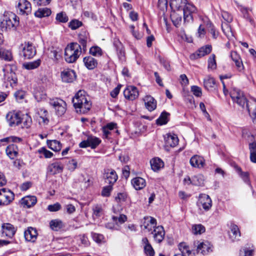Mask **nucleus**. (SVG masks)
Listing matches in <instances>:
<instances>
[{"instance_id": "f257e3e1", "label": "nucleus", "mask_w": 256, "mask_h": 256, "mask_svg": "<svg viewBox=\"0 0 256 256\" xmlns=\"http://www.w3.org/2000/svg\"><path fill=\"white\" fill-rule=\"evenodd\" d=\"M230 97L234 103L242 108H244L249 112L254 121L256 120V100L251 98L247 99L244 93L240 90L234 88L230 92Z\"/></svg>"}, {"instance_id": "f03ea898", "label": "nucleus", "mask_w": 256, "mask_h": 256, "mask_svg": "<svg viewBox=\"0 0 256 256\" xmlns=\"http://www.w3.org/2000/svg\"><path fill=\"white\" fill-rule=\"evenodd\" d=\"M72 103L76 112L82 114L89 111L92 106V103L84 90H79L76 94L72 99Z\"/></svg>"}, {"instance_id": "7ed1b4c3", "label": "nucleus", "mask_w": 256, "mask_h": 256, "mask_svg": "<svg viewBox=\"0 0 256 256\" xmlns=\"http://www.w3.org/2000/svg\"><path fill=\"white\" fill-rule=\"evenodd\" d=\"M81 46L76 42L71 43L65 48V60L68 63L74 62L81 54Z\"/></svg>"}, {"instance_id": "20e7f679", "label": "nucleus", "mask_w": 256, "mask_h": 256, "mask_svg": "<svg viewBox=\"0 0 256 256\" xmlns=\"http://www.w3.org/2000/svg\"><path fill=\"white\" fill-rule=\"evenodd\" d=\"M196 204L200 210L202 209L206 212L211 208L212 200L208 195L205 194H201L199 195Z\"/></svg>"}, {"instance_id": "39448f33", "label": "nucleus", "mask_w": 256, "mask_h": 256, "mask_svg": "<svg viewBox=\"0 0 256 256\" xmlns=\"http://www.w3.org/2000/svg\"><path fill=\"white\" fill-rule=\"evenodd\" d=\"M196 12V8L192 4L188 2L182 10L184 22H192L194 20L193 14Z\"/></svg>"}, {"instance_id": "423d86ee", "label": "nucleus", "mask_w": 256, "mask_h": 256, "mask_svg": "<svg viewBox=\"0 0 256 256\" xmlns=\"http://www.w3.org/2000/svg\"><path fill=\"white\" fill-rule=\"evenodd\" d=\"M4 18L6 22L8 28H16L19 24L18 18L15 14L10 12H5L4 14Z\"/></svg>"}, {"instance_id": "0eeeda50", "label": "nucleus", "mask_w": 256, "mask_h": 256, "mask_svg": "<svg viewBox=\"0 0 256 256\" xmlns=\"http://www.w3.org/2000/svg\"><path fill=\"white\" fill-rule=\"evenodd\" d=\"M22 54L25 59H30L32 58L36 54V50L32 44L25 42L22 44Z\"/></svg>"}, {"instance_id": "6e6552de", "label": "nucleus", "mask_w": 256, "mask_h": 256, "mask_svg": "<svg viewBox=\"0 0 256 256\" xmlns=\"http://www.w3.org/2000/svg\"><path fill=\"white\" fill-rule=\"evenodd\" d=\"M49 103L54 108L58 115L62 116L65 112L66 104L62 99L58 98L52 99L50 100Z\"/></svg>"}, {"instance_id": "1a4fd4ad", "label": "nucleus", "mask_w": 256, "mask_h": 256, "mask_svg": "<svg viewBox=\"0 0 256 256\" xmlns=\"http://www.w3.org/2000/svg\"><path fill=\"white\" fill-rule=\"evenodd\" d=\"M49 103L54 108L58 115L62 116L65 112L66 104L62 99L58 98L52 99L50 100Z\"/></svg>"}, {"instance_id": "9d476101", "label": "nucleus", "mask_w": 256, "mask_h": 256, "mask_svg": "<svg viewBox=\"0 0 256 256\" xmlns=\"http://www.w3.org/2000/svg\"><path fill=\"white\" fill-rule=\"evenodd\" d=\"M14 198V193L6 188L0 190V206L8 204Z\"/></svg>"}, {"instance_id": "9b49d317", "label": "nucleus", "mask_w": 256, "mask_h": 256, "mask_svg": "<svg viewBox=\"0 0 256 256\" xmlns=\"http://www.w3.org/2000/svg\"><path fill=\"white\" fill-rule=\"evenodd\" d=\"M212 50V46L211 45H206L200 48L195 52L192 54L190 56V58L192 60L198 59L210 54Z\"/></svg>"}, {"instance_id": "f8f14e48", "label": "nucleus", "mask_w": 256, "mask_h": 256, "mask_svg": "<svg viewBox=\"0 0 256 256\" xmlns=\"http://www.w3.org/2000/svg\"><path fill=\"white\" fill-rule=\"evenodd\" d=\"M6 118L8 125L11 127L18 125L22 122V120L20 112L14 111L9 112L7 114Z\"/></svg>"}, {"instance_id": "ddd939ff", "label": "nucleus", "mask_w": 256, "mask_h": 256, "mask_svg": "<svg viewBox=\"0 0 256 256\" xmlns=\"http://www.w3.org/2000/svg\"><path fill=\"white\" fill-rule=\"evenodd\" d=\"M16 230V228L10 223H4L2 226V234L4 236L12 238Z\"/></svg>"}, {"instance_id": "4468645a", "label": "nucleus", "mask_w": 256, "mask_h": 256, "mask_svg": "<svg viewBox=\"0 0 256 256\" xmlns=\"http://www.w3.org/2000/svg\"><path fill=\"white\" fill-rule=\"evenodd\" d=\"M124 95L127 100H133L138 98L139 93L136 86H129L124 91Z\"/></svg>"}, {"instance_id": "2eb2a0df", "label": "nucleus", "mask_w": 256, "mask_h": 256, "mask_svg": "<svg viewBox=\"0 0 256 256\" xmlns=\"http://www.w3.org/2000/svg\"><path fill=\"white\" fill-rule=\"evenodd\" d=\"M156 220L151 216L144 217L142 221L141 228L144 230H147L151 231L152 228H156Z\"/></svg>"}, {"instance_id": "dca6fc26", "label": "nucleus", "mask_w": 256, "mask_h": 256, "mask_svg": "<svg viewBox=\"0 0 256 256\" xmlns=\"http://www.w3.org/2000/svg\"><path fill=\"white\" fill-rule=\"evenodd\" d=\"M64 166L62 163L56 161L50 164L47 168L48 172L50 174L54 175L62 172L63 171Z\"/></svg>"}, {"instance_id": "f3484780", "label": "nucleus", "mask_w": 256, "mask_h": 256, "mask_svg": "<svg viewBox=\"0 0 256 256\" xmlns=\"http://www.w3.org/2000/svg\"><path fill=\"white\" fill-rule=\"evenodd\" d=\"M18 8L21 14L28 15L32 11L31 4L26 0H19Z\"/></svg>"}, {"instance_id": "a211bd4d", "label": "nucleus", "mask_w": 256, "mask_h": 256, "mask_svg": "<svg viewBox=\"0 0 256 256\" xmlns=\"http://www.w3.org/2000/svg\"><path fill=\"white\" fill-rule=\"evenodd\" d=\"M60 75L62 81L67 83L72 82L76 78L75 72L70 69L64 70Z\"/></svg>"}, {"instance_id": "6ab92c4d", "label": "nucleus", "mask_w": 256, "mask_h": 256, "mask_svg": "<svg viewBox=\"0 0 256 256\" xmlns=\"http://www.w3.org/2000/svg\"><path fill=\"white\" fill-rule=\"evenodd\" d=\"M104 178L106 183L112 186L117 180L118 176L114 170L108 169L106 170Z\"/></svg>"}, {"instance_id": "aec40b11", "label": "nucleus", "mask_w": 256, "mask_h": 256, "mask_svg": "<svg viewBox=\"0 0 256 256\" xmlns=\"http://www.w3.org/2000/svg\"><path fill=\"white\" fill-rule=\"evenodd\" d=\"M190 163L192 167L200 168L205 166V160L202 156L196 154L190 158Z\"/></svg>"}, {"instance_id": "412c9836", "label": "nucleus", "mask_w": 256, "mask_h": 256, "mask_svg": "<svg viewBox=\"0 0 256 256\" xmlns=\"http://www.w3.org/2000/svg\"><path fill=\"white\" fill-rule=\"evenodd\" d=\"M145 106L150 112H152L156 108V101L151 96L147 95L144 98Z\"/></svg>"}, {"instance_id": "4be33fe9", "label": "nucleus", "mask_w": 256, "mask_h": 256, "mask_svg": "<svg viewBox=\"0 0 256 256\" xmlns=\"http://www.w3.org/2000/svg\"><path fill=\"white\" fill-rule=\"evenodd\" d=\"M212 251V245L208 242L205 241L200 242L197 247L198 253H200L203 255L208 254Z\"/></svg>"}, {"instance_id": "5701e85b", "label": "nucleus", "mask_w": 256, "mask_h": 256, "mask_svg": "<svg viewBox=\"0 0 256 256\" xmlns=\"http://www.w3.org/2000/svg\"><path fill=\"white\" fill-rule=\"evenodd\" d=\"M187 3L186 0H170V6L172 10L182 11Z\"/></svg>"}, {"instance_id": "b1692460", "label": "nucleus", "mask_w": 256, "mask_h": 256, "mask_svg": "<svg viewBox=\"0 0 256 256\" xmlns=\"http://www.w3.org/2000/svg\"><path fill=\"white\" fill-rule=\"evenodd\" d=\"M154 240L158 243H160L164 238L165 232L162 226H156L153 232Z\"/></svg>"}, {"instance_id": "393cba45", "label": "nucleus", "mask_w": 256, "mask_h": 256, "mask_svg": "<svg viewBox=\"0 0 256 256\" xmlns=\"http://www.w3.org/2000/svg\"><path fill=\"white\" fill-rule=\"evenodd\" d=\"M37 235L36 230L32 227L28 228L24 232V238L28 242H34L36 239Z\"/></svg>"}, {"instance_id": "a878e982", "label": "nucleus", "mask_w": 256, "mask_h": 256, "mask_svg": "<svg viewBox=\"0 0 256 256\" xmlns=\"http://www.w3.org/2000/svg\"><path fill=\"white\" fill-rule=\"evenodd\" d=\"M165 143L167 146H176L178 142V139L176 134H168L164 137Z\"/></svg>"}, {"instance_id": "bb28decb", "label": "nucleus", "mask_w": 256, "mask_h": 256, "mask_svg": "<svg viewBox=\"0 0 256 256\" xmlns=\"http://www.w3.org/2000/svg\"><path fill=\"white\" fill-rule=\"evenodd\" d=\"M83 62L86 68L90 70H94L98 66L97 60L91 56L84 57L83 59Z\"/></svg>"}, {"instance_id": "cd10ccee", "label": "nucleus", "mask_w": 256, "mask_h": 256, "mask_svg": "<svg viewBox=\"0 0 256 256\" xmlns=\"http://www.w3.org/2000/svg\"><path fill=\"white\" fill-rule=\"evenodd\" d=\"M37 118L40 124H47L49 122L48 112L44 109H40L38 112Z\"/></svg>"}, {"instance_id": "c85d7f7f", "label": "nucleus", "mask_w": 256, "mask_h": 256, "mask_svg": "<svg viewBox=\"0 0 256 256\" xmlns=\"http://www.w3.org/2000/svg\"><path fill=\"white\" fill-rule=\"evenodd\" d=\"M232 60L234 62L236 66L239 71L244 70V65L240 55L235 51L232 52L230 53Z\"/></svg>"}, {"instance_id": "c756f323", "label": "nucleus", "mask_w": 256, "mask_h": 256, "mask_svg": "<svg viewBox=\"0 0 256 256\" xmlns=\"http://www.w3.org/2000/svg\"><path fill=\"white\" fill-rule=\"evenodd\" d=\"M172 10L170 14V18L173 24L176 26L178 27L182 20V11Z\"/></svg>"}, {"instance_id": "7c9ffc66", "label": "nucleus", "mask_w": 256, "mask_h": 256, "mask_svg": "<svg viewBox=\"0 0 256 256\" xmlns=\"http://www.w3.org/2000/svg\"><path fill=\"white\" fill-rule=\"evenodd\" d=\"M36 202V198L33 196H28L22 199V204L28 208L34 206Z\"/></svg>"}, {"instance_id": "2f4dec72", "label": "nucleus", "mask_w": 256, "mask_h": 256, "mask_svg": "<svg viewBox=\"0 0 256 256\" xmlns=\"http://www.w3.org/2000/svg\"><path fill=\"white\" fill-rule=\"evenodd\" d=\"M6 151L10 159H14L18 154V148L15 144H10L7 146Z\"/></svg>"}, {"instance_id": "473e14b6", "label": "nucleus", "mask_w": 256, "mask_h": 256, "mask_svg": "<svg viewBox=\"0 0 256 256\" xmlns=\"http://www.w3.org/2000/svg\"><path fill=\"white\" fill-rule=\"evenodd\" d=\"M132 184L136 190H140L146 186V180L140 177H136L132 180Z\"/></svg>"}, {"instance_id": "72a5a7b5", "label": "nucleus", "mask_w": 256, "mask_h": 256, "mask_svg": "<svg viewBox=\"0 0 256 256\" xmlns=\"http://www.w3.org/2000/svg\"><path fill=\"white\" fill-rule=\"evenodd\" d=\"M230 231L232 234H230V236L232 240H238L240 236V232L238 226L234 224H231Z\"/></svg>"}, {"instance_id": "f704fd0d", "label": "nucleus", "mask_w": 256, "mask_h": 256, "mask_svg": "<svg viewBox=\"0 0 256 256\" xmlns=\"http://www.w3.org/2000/svg\"><path fill=\"white\" fill-rule=\"evenodd\" d=\"M150 162L152 169L154 172L160 170L164 166V162L159 158H154Z\"/></svg>"}, {"instance_id": "c9c22d12", "label": "nucleus", "mask_w": 256, "mask_h": 256, "mask_svg": "<svg viewBox=\"0 0 256 256\" xmlns=\"http://www.w3.org/2000/svg\"><path fill=\"white\" fill-rule=\"evenodd\" d=\"M41 63V60L40 59L36 60L24 62L22 64L23 68L28 70H32L38 68Z\"/></svg>"}, {"instance_id": "e433bc0d", "label": "nucleus", "mask_w": 256, "mask_h": 256, "mask_svg": "<svg viewBox=\"0 0 256 256\" xmlns=\"http://www.w3.org/2000/svg\"><path fill=\"white\" fill-rule=\"evenodd\" d=\"M47 144L48 148L55 152L60 151L62 148V144L57 140H48Z\"/></svg>"}, {"instance_id": "4c0bfd02", "label": "nucleus", "mask_w": 256, "mask_h": 256, "mask_svg": "<svg viewBox=\"0 0 256 256\" xmlns=\"http://www.w3.org/2000/svg\"><path fill=\"white\" fill-rule=\"evenodd\" d=\"M51 14V10L48 8H40L36 10L34 15L38 18H42L49 16Z\"/></svg>"}, {"instance_id": "58836bf2", "label": "nucleus", "mask_w": 256, "mask_h": 256, "mask_svg": "<svg viewBox=\"0 0 256 256\" xmlns=\"http://www.w3.org/2000/svg\"><path fill=\"white\" fill-rule=\"evenodd\" d=\"M204 84L206 90H210L214 88L216 84V81L213 78L208 76L204 79Z\"/></svg>"}, {"instance_id": "ea45409f", "label": "nucleus", "mask_w": 256, "mask_h": 256, "mask_svg": "<svg viewBox=\"0 0 256 256\" xmlns=\"http://www.w3.org/2000/svg\"><path fill=\"white\" fill-rule=\"evenodd\" d=\"M222 28L224 33L229 40L232 38L234 36V34L229 24L228 23L222 24Z\"/></svg>"}, {"instance_id": "a19ab883", "label": "nucleus", "mask_w": 256, "mask_h": 256, "mask_svg": "<svg viewBox=\"0 0 256 256\" xmlns=\"http://www.w3.org/2000/svg\"><path fill=\"white\" fill-rule=\"evenodd\" d=\"M21 141L22 139L18 137L14 136L6 137L0 140V146H4L10 142H17Z\"/></svg>"}, {"instance_id": "79ce46f5", "label": "nucleus", "mask_w": 256, "mask_h": 256, "mask_svg": "<svg viewBox=\"0 0 256 256\" xmlns=\"http://www.w3.org/2000/svg\"><path fill=\"white\" fill-rule=\"evenodd\" d=\"M204 181V176L202 174H198L192 178V184L195 186H203Z\"/></svg>"}, {"instance_id": "37998d69", "label": "nucleus", "mask_w": 256, "mask_h": 256, "mask_svg": "<svg viewBox=\"0 0 256 256\" xmlns=\"http://www.w3.org/2000/svg\"><path fill=\"white\" fill-rule=\"evenodd\" d=\"M50 228L54 231H58L62 227V222L59 220H52L50 222Z\"/></svg>"}, {"instance_id": "c03bdc74", "label": "nucleus", "mask_w": 256, "mask_h": 256, "mask_svg": "<svg viewBox=\"0 0 256 256\" xmlns=\"http://www.w3.org/2000/svg\"><path fill=\"white\" fill-rule=\"evenodd\" d=\"M92 217L94 218H97L102 216L103 210L100 205L96 204L92 208Z\"/></svg>"}, {"instance_id": "a18cd8bd", "label": "nucleus", "mask_w": 256, "mask_h": 256, "mask_svg": "<svg viewBox=\"0 0 256 256\" xmlns=\"http://www.w3.org/2000/svg\"><path fill=\"white\" fill-rule=\"evenodd\" d=\"M170 114L166 112H163L160 117L156 120V124L159 125L166 124L168 122V116Z\"/></svg>"}, {"instance_id": "49530a36", "label": "nucleus", "mask_w": 256, "mask_h": 256, "mask_svg": "<svg viewBox=\"0 0 256 256\" xmlns=\"http://www.w3.org/2000/svg\"><path fill=\"white\" fill-rule=\"evenodd\" d=\"M88 138L90 146L92 149L96 148L101 142L100 138L95 136H88Z\"/></svg>"}, {"instance_id": "de8ad7c7", "label": "nucleus", "mask_w": 256, "mask_h": 256, "mask_svg": "<svg viewBox=\"0 0 256 256\" xmlns=\"http://www.w3.org/2000/svg\"><path fill=\"white\" fill-rule=\"evenodd\" d=\"M237 171L238 173V174L240 176V178L242 179V180L246 184L250 185V180L249 177V173L247 172H244L242 171V168H237Z\"/></svg>"}, {"instance_id": "09e8293b", "label": "nucleus", "mask_w": 256, "mask_h": 256, "mask_svg": "<svg viewBox=\"0 0 256 256\" xmlns=\"http://www.w3.org/2000/svg\"><path fill=\"white\" fill-rule=\"evenodd\" d=\"M12 55L10 52L0 48V58L4 60L10 61L12 59Z\"/></svg>"}, {"instance_id": "8fccbe9b", "label": "nucleus", "mask_w": 256, "mask_h": 256, "mask_svg": "<svg viewBox=\"0 0 256 256\" xmlns=\"http://www.w3.org/2000/svg\"><path fill=\"white\" fill-rule=\"evenodd\" d=\"M238 8L242 12V13L243 14L244 17L248 20L252 24H253L254 20L250 18L249 14L248 11H251L252 10L250 8H247L242 6H238Z\"/></svg>"}, {"instance_id": "3c124183", "label": "nucleus", "mask_w": 256, "mask_h": 256, "mask_svg": "<svg viewBox=\"0 0 256 256\" xmlns=\"http://www.w3.org/2000/svg\"><path fill=\"white\" fill-rule=\"evenodd\" d=\"M208 68L214 70L216 68V56L212 54L208 59Z\"/></svg>"}, {"instance_id": "603ef678", "label": "nucleus", "mask_w": 256, "mask_h": 256, "mask_svg": "<svg viewBox=\"0 0 256 256\" xmlns=\"http://www.w3.org/2000/svg\"><path fill=\"white\" fill-rule=\"evenodd\" d=\"M56 19L57 21L66 23L68 20V18L66 12H62L56 14Z\"/></svg>"}, {"instance_id": "864d4df0", "label": "nucleus", "mask_w": 256, "mask_h": 256, "mask_svg": "<svg viewBox=\"0 0 256 256\" xmlns=\"http://www.w3.org/2000/svg\"><path fill=\"white\" fill-rule=\"evenodd\" d=\"M192 231L194 234H200L205 232V228L200 224L194 225L192 227Z\"/></svg>"}, {"instance_id": "5fc2aeb1", "label": "nucleus", "mask_w": 256, "mask_h": 256, "mask_svg": "<svg viewBox=\"0 0 256 256\" xmlns=\"http://www.w3.org/2000/svg\"><path fill=\"white\" fill-rule=\"evenodd\" d=\"M90 53L94 56H100L102 55V50L100 47L94 46L90 48Z\"/></svg>"}, {"instance_id": "6e6d98bb", "label": "nucleus", "mask_w": 256, "mask_h": 256, "mask_svg": "<svg viewBox=\"0 0 256 256\" xmlns=\"http://www.w3.org/2000/svg\"><path fill=\"white\" fill-rule=\"evenodd\" d=\"M38 152L40 154H44L45 158H50L53 156V154L46 148L42 147L38 150Z\"/></svg>"}, {"instance_id": "4d7b16f0", "label": "nucleus", "mask_w": 256, "mask_h": 256, "mask_svg": "<svg viewBox=\"0 0 256 256\" xmlns=\"http://www.w3.org/2000/svg\"><path fill=\"white\" fill-rule=\"evenodd\" d=\"M82 25V22L78 20H73L69 23V27L73 30L79 28Z\"/></svg>"}, {"instance_id": "13d9d810", "label": "nucleus", "mask_w": 256, "mask_h": 256, "mask_svg": "<svg viewBox=\"0 0 256 256\" xmlns=\"http://www.w3.org/2000/svg\"><path fill=\"white\" fill-rule=\"evenodd\" d=\"M112 190V185L110 184L109 186H104L102 191V196L106 197L109 196Z\"/></svg>"}, {"instance_id": "bf43d9fd", "label": "nucleus", "mask_w": 256, "mask_h": 256, "mask_svg": "<svg viewBox=\"0 0 256 256\" xmlns=\"http://www.w3.org/2000/svg\"><path fill=\"white\" fill-rule=\"evenodd\" d=\"M22 119L24 120L22 122V128H29L32 123V120L31 118L28 115L25 116Z\"/></svg>"}, {"instance_id": "052dcab7", "label": "nucleus", "mask_w": 256, "mask_h": 256, "mask_svg": "<svg viewBox=\"0 0 256 256\" xmlns=\"http://www.w3.org/2000/svg\"><path fill=\"white\" fill-rule=\"evenodd\" d=\"M191 91L193 94L196 97H200L202 95V88L196 86H191Z\"/></svg>"}, {"instance_id": "680f3d73", "label": "nucleus", "mask_w": 256, "mask_h": 256, "mask_svg": "<svg viewBox=\"0 0 256 256\" xmlns=\"http://www.w3.org/2000/svg\"><path fill=\"white\" fill-rule=\"evenodd\" d=\"M144 252L148 256H154V251L150 244L145 245L144 247Z\"/></svg>"}, {"instance_id": "e2e57ef3", "label": "nucleus", "mask_w": 256, "mask_h": 256, "mask_svg": "<svg viewBox=\"0 0 256 256\" xmlns=\"http://www.w3.org/2000/svg\"><path fill=\"white\" fill-rule=\"evenodd\" d=\"M112 220L116 224L119 222L120 224H122L127 220V217L124 214H120L118 217L114 216H112Z\"/></svg>"}, {"instance_id": "0e129e2a", "label": "nucleus", "mask_w": 256, "mask_h": 256, "mask_svg": "<svg viewBox=\"0 0 256 256\" xmlns=\"http://www.w3.org/2000/svg\"><path fill=\"white\" fill-rule=\"evenodd\" d=\"M17 80L16 74L14 72H10L8 77V80L10 82V86H12L13 84H16Z\"/></svg>"}, {"instance_id": "69168bd1", "label": "nucleus", "mask_w": 256, "mask_h": 256, "mask_svg": "<svg viewBox=\"0 0 256 256\" xmlns=\"http://www.w3.org/2000/svg\"><path fill=\"white\" fill-rule=\"evenodd\" d=\"M61 208V205L59 203L56 202L53 204L48 205V210L50 212H55L59 210Z\"/></svg>"}, {"instance_id": "338daca9", "label": "nucleus", "mask_w": 256, "mask_h": 256, "mask_svg": "<svg viewBox=\"0 0 256 256\" xmlns=\"http://www.w3.org/2000/svg\"><path fill=\"white\" fill-rule=\"evenodd\" d=\"M92 238L97 243H100L104 242V237L102 234L93 233L92 234Z\"/></svg>"}, {"instance_id": "774afa93", "label": "nucleus", "mask_w": 256, "mask_h": 256, "mask_svg": "<svg viewBox=\"0 0 256 256\" xmlns=\"http://www.w3.org/2000/svg\"><path fill=\"white\" fill-rule=\"evenodd\" d=\"M25 96V92L23 90H18L14 93V96L16 100L20 102L22 100Z\"/></svg>"}]
</instances>
